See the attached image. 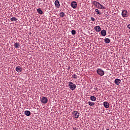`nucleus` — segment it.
Masks as SVG:
<instances>
[{"label":"nucleus","mask_w":130,"mask_h":130,"mask_svg":"<svg viewBox=\"0 0 130 130\" xmlns=\"http://www.w3.org/2000/svg\"><path fill=\"white\" fill-rule=\"evenodd\" d=\"M94 90H95L96 91H97V90H98V88L97 87L94 88Z\"/></svg>","instance_id":"28"},{"label":"nucleus","mask_w":130,"mask_h":130,"mask_svg":"<svg viewBox=\"0 0 130 130\" xmlns=\"http://www.w3.org/2000/svg\"><path fill=\"white\" fill-rule=\"evenodd\" d=\"M88 105H89V106H94L95 103L92 102H88Z\"/></svg>","instance_id":"22"},{"label":"nucleus","mask_w":130,"mask_h":130,"mask_svg":"<svg viewBox=\"0 0 130 130\" xmlns=\"http://www.w3.org/2000/svg\"><path fill=\"white\" fill-rule=\"evenodd\" d=\"M90 100L91 101H95L96 100V97H95L94 95H91L90 96Z\"/></svg>","instance_id":"17"},{"label":"nucleus","mask_w":130,"mask_h":130,"mask_svg":"<svg viewBox=\"0 0 130 130\" xmlns=\"http://www.w3.org/2000/svg\"><path fill=\"white\" fill-rule=\"evenodd\" d=\"M55 6L57 9H59V7H60V4H59V1L58 0H56L55 1Z\"/></svg>","instance_id":"7"},{"label":"nucleus","mask_w":130,"mask_h":130,"mask_svg":"<svg viewBox=\"0 0 130 130\" xmlns=\"http://www.w3.org/2000/svg\"><path fill=\"white\" fill-rule=\"evenodd\" d=\"M72 113L75 118H79V116H80V113H79V112L74 111Z\"/></svg>","instance_id":"4"},{"label":"nucleus","mask_w":130,"mask_h":130,"mask_svg":"<svg viewBox=\"0 0 130 130\" xmlns=\"http://www.w3.org/2000/svg\"><path fill=\"white\" fill-rule=\"evenodd\" d=\"M96 73L99 76H104V71L102 70L101 69H99L96 70Z\"/></svg>","instance_id":"2"},{"label":"nucleus","mask_w":130,"mask_h":130,"mask_svg":"<svg viewBox=\"0 0 130 130\" xmlns=\"http://www.w3.org/2000/svg\"><path fill=\"white\" fill-rule=\"evenodd\" d=\"M101 34L102 36H106V30H105V29H103L101 31Z\"/></svg>","instance_id":"12"},{"label":"nucleus","mask_w":130,"mask_h":130,"mask_svg":"<svg viewBox=\"0 0 130 130\" xmlns=\"http://www.w3.org/2000/svg\"><path fill=\"white\" fill-rule=\"evenodd\" d=\"M127 28H128V29H130V24H129L127 26Z\"/></svg>","instance_id":"27"},{"label":"nucleus","mask_w":130,"mask_h":130,"mask_svg":"<svg viewBox=\"0 0 130 130\" xmlns=\"http://www.w3.org/2000/svg\"><path fill=\"white\" fill-rule=\"evenodd\" d=\"M99 6H100V7H98V9H102V10H104V9H105V7H104V6H103V5H101V4L99 5Z\"/></svg>","instance_id":"20"},{"label":"nucleus","mask_w":130,"mask_h":130,"mask_svg":"<svg viewBox=\"0 0 130 130\" xmlns=\"http://www.w3.org/2000/svg\"><path fill=\"white\" fill-rule=\"evenodd\" d=\"M94 29L96 32H100V31H101V27H100L99 26H95Z\"/></svg>","instance_id":"10"},{"label":"nucleus","mask_w":130,"mask_h":130,"mask_svg":"<svg viewBox=\"0 0 130 130\" xmlns=\"http://www.w3.org/2000/svg\"><path fill=\"white\" fill-rule=\"evenodd\" d=\"M24 114L26 115V116H30V115H31V112L29 111H25Z\"/></svg>","instance_id":"13"},{"label":"nucleus","mask_w":130,"mask_h":130,"mask_svg":"<svg viewBox=\"0 0 130 130\" xmlns=\"http://www.w3.org/2000/svg\"><path fill=\"white\" fill-rule=\"evenodd\" d=\"M15 71L17 72V73H21V72L23 71V68L20 66H17L15 69Z\"/></svg>","instance_id":"6"},{"label":"nucleus","mask_w":130,"mask_h":130,"mask_svg":"<svg viewBox=\"0 0 130 130\" xmlns=\"http://www.w3.org/2000/svg\"><path fill=\"white\" fill-rule=\"evenodd\" d=\"M59 16L60 17H64V16H66V14H64V13L63 12H61L59 14Z\"/></svg>","instance_id":"21"},{"label":"nucleus","mask_w":130,"mask_h":130,"mask_svg":"<svg viewBox=\"0 0 130 130\" xmlns=\"http://www.w3.org/2000/svg\"><path fill=\"white\" fill-rule=\"evenodd\" d=\"M71 33H72V35H76V30H72Z\"/></svg>","instance_id":"25"},{"label":"nucleus","mask_w":130,"mask_h":130,"mask_svg":"<svg viewBox=\"0 0 130 130\" xmlns=\"http://www.w3.org/2000/svg\"><path fill=\"white\" fill-rule=\"evenodd\" d=\"M78 76H77V75L76 74H73L72 76V79H77Z\"/></svg>","instance_id":"23"},{"label":"nucleus","mask_w":130,"mask_h":130,"mask_svg":"<svg viewBox=\"0 0 130 130\" xmlns=\"http://www.w3.org/2000/svg\"><path fill=\"white\" fill-rule=\"evenodd\" d=\"M69 87L70 89L72 91H74V90H75V89L77 88V86H76V84H74V83L71 81L69 82Z\"/></svg>","instance_id":"1"},{"label":"nucleus","mask_w":130,"mask_h":130,"mask_svg":"<svg viewBox=\"0 0 130 130\" xmlns=\"http://www.w3.org/2000/svg\"><path fill=\"white\" fill-rule=\"evenodd\" d=\"M98 7H100V5H98V6H97V7H96V8H98Z\"/></svg>","instance_id":"29"},{"label":"nucleus","mask_w":130,"mask_h":130,"mask_svg":"<svg viewBox=\"0 0 130 130\" xmlns=\"http://www.w3.org/2000/svg\"><path fill=\"white\" fill-rule=\"evenodd\" d=\"M104 42L105 43H110V39L109 38H106L104 39Z\"/></svg>","instance_id":"16"},{"label":"nucleus","mask_w":130,"mask_h":130,"mask_svg":"<svg viewBox=\"0 0 130 130\" xmlns=\"http://www.w3.org/2000/svg\"><path fill=\"white\" fill-rule=\"evenodd\" d=\"M121 82V80L119 79H116L114 81L115 85H119Z\"/></svg>","instance_id":"9"},{"label":"nucleus","mask_w":130,"mask_h":130,"mask_svg":"<svg viewBox=\"0 0 130 130\" xmlns=\"http://www.w3.org/2000/svg\"><path fill=\"white\" fill-rule=\"evenodd\" d=\"M104 106L105 108H109L110 105L108 103V102H104Z\"/></svg>","instance_id":"11"},{"label":"nucleus","mask_w":130,"mask_h":130,"mask_svg":"<svg viewBox=\"0 0 130 130\" xmlns=\"http://www.w3.org/2000/svg\"><path fill=\"white\" fill-rule=\"evenodd\" d=\"M41 101L43 104H46L48 102V99H47V98L44 96L41 99Z\"/></svg>","instance_id":"3"},{"label":"nucleus","mask_w":130,"mask_h":130,"mask_svg":"<svg viewBox=\"0 0 130 130\" xmlns=\"http://www.w3.org/2000/svg\"><path fill=\"white\" fill-rule=\"evenodd\" d=\"M90 19H91V21H95V18H94L93 17H91Z\"/></svg>","instance_id":"26"},{"label":"nucleus","mask_w":130,"mask_h":130,"mask_svg":"<svg viewBox=\"0 0 130 130\" xmlns=\"http://www.w3.org/2000/svg\"><path fill=\"white\" fill-rule=\"evenodd\" d=\"M10 20L11 22H13L14 21H18V19H17V18H16L15 17L11 18Z\"/></svg>","instance_id":"19"},{"label":"nucleus","mask_w":130,"mask_h":130,"mask_svg":"<svg viewBox=\"0 0 130 130\" xmlns=\"http://www.w3.org/2000/svg\"><path fill=\"white\" fill-rule=\"evenodd\" d=\"M19 46H20V45H19V43H15L14 44V47L15 48H19Z\"/></svg>","instance_id":"18"},{"label":"nucleus","mask_w":130,"mask_h":130,"mask_svg":"<svg viewBox=\"0 0 130 130\" xmlns=\"http://www.w3.org/2000/svg\"><path fill=\"white\" fill-rule=\"evenodd\" d=\"M92 4L94 5V6H95V7H97V6H98V5H100V3L98 2H96V1H93Z\"/></svg>","instance_id":"14"},{"label":"nucleus","mask_w":130,"mask_h":130,"mask_svg":"<svg viewBox=\"0 0 130 130\" xmlns=\"http://www.w3.org/2000/svg\"><path fill=\"white\" fill-rule=\"evenodd\" d=\"M71 6L72 8H73V9H76L77 8V2L75 1L72 2Z\"/></svg>","instance_id":"8"},{"label":"nucleus","mask_w":130,"mask_h":130,"mask_svg":"<svg viewBox=\"0 0 130 130\" xmlns=\"http://www.w3.org/2000/svg\"><path fill=\"white\" fill-rule=\"evenodd\" d=\"M37 12L40 14V15H42V14H43V11H42L40 8L37 9Z\"/></svg>","instance_id":"15"},{"label":"nucleus","mask_w":130,"mask_h":130,"mask_svg":"<svg viewBox=\"0 0 130 130\" xmlns=\"http://www.w3.org/2000/svg\"><path fill=\"white\" fill-rule=\"evenodd\" d=\"M95 12H96V13H97V14H98V15H101V13H100V12H99V10H98V9H95Z\"/></svg>","instance_id":"24"},{"label":"nucleus","mask_w":130,"mask_h":130,"mask_svg":"<svg viewBox=\"0 0 130 130\" xmlns=\"http://www.w3.org/2000/svg\"><path fill=\"white\" fill-rule=\"evenodd\" d=\"M121 15L123 18H126L127 17V11L125 10H122Z\"/></svg>","instance_id":"5"},{"label":"nucleus","mask_w":130,"mask_h":130,"mask_svg":"<svg viewBox=\"0 0 130 130\" xmlns=\"http://www.w3.org/2000/svg\"><path fill=\"white\" fill-rule=\"evenodd\" d=\"M106 130H109V128H108V129H106Z\"/></svg>","instance_id":"30"}]
</instances>
